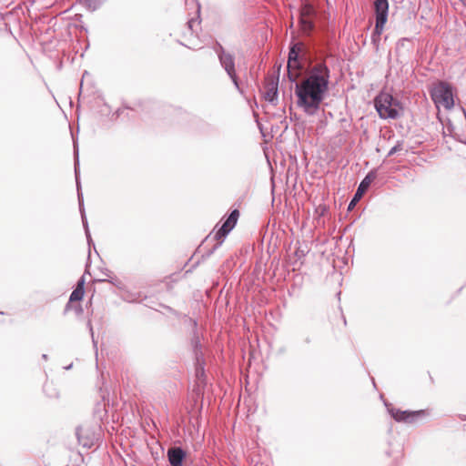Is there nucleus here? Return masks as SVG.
<instances>
[{"label": "nucleus", "mask_w": 466, "mask_h": 466, "mask_svg": "<svg viewBox=\"0 0 466 466\" xmlns=\"http://www.w3.org/2000/svg\"><path fill=\"white\" fill-rule=\"evenodd\" d=\"M374 104L381 118L396 119L399 116L400 104L390 94L385 92L379 94Z\"/></svg>", "instance_id": "f03ea898"}, {"label": "nucleus", "mask_w": 466, "mask_h": 466, "mask_svg": "<svg viewBox=\"0 0 466 466\" xmlns=\"http://www.w3.org/2000/svg\"><path fill=\"white\" fill-rule=\"evenodd\" d=\"M388 410L396 421L408 423L413 422L418 417H420L423 413L421 410L408 411L396 410L394 408H388Z\"/></svg>", "instance_id": "0eeeda50"}, {"label": "nucleus", "mask_w": 466, "mask_h": 466, "mask_svg": "<svg viewBox=\"0 0 466 466\" xmlns=\"http://www.w3.org/2000/svg\"><path fill=\"white\" fill-rule=\"evenodd\" d=\"M84 284H85V280L82 278V279H80L78 280L76 288L71 293L68 303H71V302H74V301H79V300H81L83 299L84 293H85V291H84ZM68 308H69V304H67L66 309H68Z\"/></svg>", "instance_id": "f8f14e48"}, {"label": "nucleus", "mask_w": 466, "mask_h": 466, "mask_svg": "<svg viewBox=\"0 0 466 466\" xmlns=\"http://www.w3.org/2000/svg\"><path fill=\"white\" fill-rule=\"evenodd\" d=\"M239 217V212L237 209H234L226 221L222 224V226L218 229L215 234V238L219 240L220 242L226 238V236L234 228L237 224L238 218Z\"/></svg>", "instance_id": "423d86ee"}, {"label": "nucleus", "mask_w": 466, "mask_h": 466, "mask_svg": "<svg viewBox=\"0 0 466 466\" xmlns=\"http://www.w3.org/2000/svg\"><path fill=\"white\" fill-rule=\"evenodd\" d=\"M312 12V7L311 6H309V5H306L302 12H301V17H307L309 16Z\"/></svg>", "instance_id": "a211bd4d"}, {"label": "nucleus", "mask_w": 466, "mask_h": 466, "mask_svg": "<svg viewBox=\"0 0 466 466\" xmlns=\"http://www.w3.org/2000/svg\"><path fill=\"white\" fill-rule=\"evenodd\" d=\"M42 358H43V360H47V355L46 354H43Z\"/></svg>", "instance_id": "aec40b11"}, {"label": "nucleus", "mask_w": 466, "mask_h": 466, "mask_svg": "<svg viewBox=\"0 0 466 466\" xmlns=\"http://www.w3.org/2000/svg\"><path fill=\"white\" fill-rule=\"evenodd\" d=\"M431 96L438 108L451 109L454 106L452 87L446 82H438L431 90Z\"/></svg>", "instance_id": "7ed1b4c3"}, {"label": "nucleus", "mask_w": 466, "mask_h": 466, "mask_svg": "<svg viewBox=\"0 0 466 466\" xmlns=\"http://www.w3.org/2000/svg\"><path fill=\"white\" fill-rule=\"evenodd\" d=\"M300 24L304 32H309L313 27L312 22L307 17H300Z\"/></svg>", "instance_id": "4468645a"}, {"label": "nucleus", "mask_w": 466, "mask_h": 466, "mask_svg": "<svg viewBox=\"0 0 466 466\" xmlns=\"http://www.w3.org/2000/svg\"><path fill=\"white\" fill-rule=\"evenodd\" d=\"M307 253H308L307 249L301 248H298L296 249L295 253H294V255L297 258L296 263H298V261H299V265H301L302 261H300V260L306 256Z\"/></svg>", "instance_id": "2eb2a0df"}, {"label": "nucleus", "mask_w": 466, "mask_h": 466, "mask_svg": "<svg viewBox=\"0 0 466 466\" xmlns=\"http://www.w3.org/2000/svg\"><path fill=\"white\" fill-rule=\"evenodd\" d=\"M329 70L324 64L314 66L309 74L296 84L297 106L307 115H315L329 90Z\"/></svg>", "instance_id": "f257e3e1"}, {"label": "nucleus", "mask_w": 466, "mask_h": 466, "mask_svg": "<svg viewBox=\"0 0 466 466\" xmlns=\"http://www.w3.org/2000/svg\"><path fill=\"white\" fill-rule=\"evenodd\" d=\"M167 457L171 466H182L185 452L181 448H171L167 451Z\"/></svg>", "instance_id": "9d476101"}, {"label": "nucleus", "mask_w": 466, "mask_h": 466, "mask_svg": "<svg viewBox=\"0 0 466 466\" xmlns=\"http://www.w3.org/2000/svg\"><path fill=\"white\" fill-rule=\"evenodd\" d=\"M81 310H82V308L78 307L77 311H79V312H80Z\"/></svg>", "instance_id": "412c9836"}, {"label": "nucleus", "mask_w": 466, "mask_h": 466, "mask_svg": "<svg viewBox=\"0 0 466 466\" xmlns=\"http://www.w3.org/2000/svg\"><path fill=\"white\" fill-rule=\"evenodd\" d=\"M197 24V21L195 19H191L187 22V26L190 30L193 29L194 25Z\"/></svg>", "instance_id": "6ab92c4d"}, {"label": "nucleus", "mask_w": 466, "mask_h": 466, "mask_svg": "<svg viewBox=\"0 0 466 466\" xmlns=\"http://www.w3.org/2000/svg\"><path fill=\"white\" fill-rule=\"evenodd\" d=\"M402 149H403L402 142L398 141L397 144L393 147H391V149L389 151L388 157H390Z\"/></svg>", "instance_id": "f3484780"}, {"label": "nucleus", "mask_w": 466, "mask_h": 466, "mask_svg": "<svg viewBox=\"0 0 466 466\" xmlns=\"http://www.w3.org/2000/svg\"><path fill=\"white\" fill-rule=\"evenodd\" d=\"M299 61H296L295 63H289V60H288V73H289V78L290 81H296L297 77L299 76Z\"/></svg>", "instance_id": "ddd939ff"}, {"label": "nucleus", "mask_w": 466, "mask_h": 466, "mask_svg": "<svg viewBox=\"0 0 466 466\" xmlns=\"http://www.w3.org/2000/svg\"><path fill=\"white\" fill-rule=\"evenodd\" d=\"M376 175L373 172L369 173L358 187V189L353 197V199L349 205V209H351L356 203L361 198L363 193L369 188L370 183L374 180Z\"/></svg>", "instance_id": "6e6552de"}, {"label": "nucleus", "mask_w": 466, "mask_h": 466, "mask_svg": "<svg viewBox=\"0 0 466 466\" xmlns=\"http://www.w3.org/2000/svg\"><path fill=\"white\" fill-rule=\"evenodd\" d=\"M279 79L268 78L265 85L264 97L267 101L275 104L278 101Z\"/></svg>", "instance_id": "1a4fd4ad"}, {"label": "nucleus", "mask_w": 466, "mask_h": 466, "mask_svg": "<svg viewBox=\"0 0 466 466\" xmlns=\"http://www.w3.org/2000/svg\"><path fill=\"white\" fill-rule=\"evenodd\" d=\"M298 56H299V53L296 51V46H293L290 51H289V63H295L296 61H298Z\"/></svg>", "instance_id": "dca6fc26"}, {"label": "nucleus", "mask_w": 466, "mask_h": 466, "mask_svg": "<svg viewBox=\"0 0 466 466\" xmlns=\"http://www.w3.org/2000/svg\"><path fill=\"white\" fill-rule=\"evenodd\" d=\"M374 8L376 14V25L372 35V40L376 41V37H379L388 19L389 3L387 0H375Z\"/></svg>", "instance_id": "20e7f679"}, {"label": "nucleus", "mask_w": 466, "mask_h": 466, "mask_svg": "<svg viewBox=\"0 0 466 466\" xmlns=\"http://www.w3.org/2000/svg\"><path fill=\"white\" fill-rule=\"evenodd\" d=\"M218 56L222 67L225 69L228 76L232 80L235 87L238 89L239 93L242 94L243 91L239 86L238 80L236 75L235 61L233 56L229 53H226L221 46L220 51L218 53Z\"/></svg>", "instance_id": "39448f33"}, {"label": "nucleus", "mask_w": 466, "mask_h": 466, "mask_svg": "<svg viewBox=\"0 0 466 466\" xmlns=\"http://www.w3.org/2000/svg\"><path fill=\"white\" fill-rule=\"evenodd\" d=\"M75 154H76V163H75L76 180V185H77V191H79L78 170H77L78 158H77V149H76V147H75ZM78 199H79V204H80V210H81V213H82V220H83V224H84L85 230H86V235L87 239L89 240L90 239V234H89V230H88V227H87L86 218V217L84 215V212L82 210V199H81L80 192H78Z\"/></svg>", "instance_id": "9b49d317"}]
</instances>
